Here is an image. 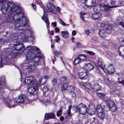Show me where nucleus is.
I'll list each match as a JSON object with an SVG mask.
<instances>
[{"mask_svg": "<svg viewBox=\"0 0 124 124\" xmlns=\"http://www.w3.org/2000/svg\"><path fill=\"white\" fill-rule=\"evenodd\" d=\"M3 14L7 13L8 16L6 18L5 22L6 23H10L12 24V21H18L16 23L14 26L17 30H23L25 28L26 24V19L24 13H21L19 8L14 3H5L2 5L1 8Z\"/></svg>", "mask_w": 124, "mask_h": 124, "instance_id": "f257e3e1", "label": "nucleus"}, {"mask_svg": "<svg viewBox=\"0 0 124 124\" xmlns=\"http://www.w3.org/2000/svg\"><path fill=\"white\" fill-rule=\"evenodd\" d=\"M6 84V80L5 77L3 76L0 78V98L1 99L7 102L8 105L11 107L15 105L10 104L12 101L11 99H8L9 96L7 93L3 91Z\"/></svg>", "mask_w": 124, "mask_h": 124, "instance_id": "f03ea898", "label": "nucleus"}, {"mask_svg": "<svg viewBox=\"0 0 124 124\" xmlns=\"http://www.w3.org/2000/svg\"><path fill=\"white\" fill-rule=\"evenodd\" d=\"M100 5H97L94 6L93 8V9L95 12H98L100 10H104L107 12L108 11L111 10V9L112 8H115L116 7L121 6L117 5L116 6H111L107 5H104V4L101 3L100 2Z\"/></svg>", "mask_w": 124, "mask_h": 124, "instance_id": "7ed1b4c3", "label": "nucleus"}, {"mask_svg": "<svg viewBox=\"0 0 124 124\" xmlns=\"http://www.w3.org/2000/svg\"><path fill=\"white\" fill-rule=\"evenodd\" d=\"M72 108L74 111L82 115H85L87 112V106L82 103L78 106H73Z\"/></svg>", "mask_w": 124, "mask_h": 124, "instance_id": "20e7f679", "label": "nucleus"}, {"mask_svg": "<svg viewBox=\"0 0 124 124\" xmlns=\"http://www.w3.org/2000/svg\"><path fill=\"white\" fill-rule=\"evenodd\" d=\"M31 29H29L23 30L20 33V36L26 41H32L34 39L33 37L31 36Z\"/></svg>", "mask_w": 124, "mask_h": 124, "instance_id": "39448f33", "label": "nucleus"}, {"mask_svg": "<svg viewBox=\"0 0 124 124\" xmlns=\"http://www.w3.org/2000/svg\"><path fill=\"white\" fill-rule=\"evenodd\" d=\"M17 40H16V44H14L13 46V49L16 50L17 53H23V51L25 49V47L23 44L19 42H17Z\"/></svg>", "mask_w": 124, "mask_h": 124, "instance_id": "423d86ee", "label": "nucleus"}, {"mask_svg": "<svg viewBox=\"0 0 124 124\" xmlns=\"http://www.w3.org/2000/svg\"><path fill=\"white\" fill-rule=\"evenodd\" d=\"M23 62L21 64H20L21 66V68L24 69H27L30 68L31 69H34L35 68L37 67L36 64L39 65V62H34V63L32 65H30L29 64L30 62Z\"/></svg>", "mask_w": 124, "mask_h": 124, "instance_id": "0eeeda50", "label": "nucleus"}, {"mask_svg": "<svg viewBox=\"0 0 124 124\" xmlns=\"http://www.w3.org/2000/svg\"><path fill=\"white\" fill-rule=\"evenodd\" d=\"M34 78V77L32 76L27 77L25 78L23 83V84L24 85L29 84H36V80Z\"/></svg>", "mask_w": 124, "mask_h": 124, "instance_id": "6e6552de", "label": "nucleus"}, {"mask_svg": "<svg viewBox=\"0 0 124 124\" xmlns=\"http://www.w3.org/2000/svg\"><path fill=\"white\" fill-rule=\"evenodd\" d=\"M46 7L47 8V10L44 9L43 10L44 11L46 15L45 12H52V13H55L54 12V10L55 9V7L53 4L51 3L48 2L46 4Z\"/></svg>", "mask_w": 124, "mask_h": 124, "instance_id": "1a4fd4ad", "label": "nucleus"}, {"mask_svg": "<svg viewBox=\"0 0 124 124\" xmlns=\"http://www.w3.org/2000/svg\"><path fill=\"white\" fill-rule=\"evenodd\" d=\"M96 63L98 66V67H97L96 72L101 75L102 76L103 75V73L101 71V70L99 67H100L104 70V69L105 68L106 65L103 64V62H96Z\"/></svg>", "mask_w": 124, "mask_h": 124, "instance_id": "9d476101", "label": "nucleus"}, {"mask_svg": "<svg viewBox=\"0 0 124 124\" xmlns=\"http://www.w3.org/2000/svg\"><path fill=\"white\" fill-rule=\"evenodd\" d=\"M44 56L42 55H40L37 57L35 56L32 57L31 59L32 62H39L44 61Z\"/></svg>", "mask_w": 124, "mask_h": 124, "instance_id": "9b49d317", "label": "nucleus"}, {"mask_svg": "<svg viewBox=\"0 0 124 124\" xmlns=\"http://www.w3.org/2000/svg\"><path fill=\"white\" fill-rule=\"evenodd\" d=\"M78 76L79 78L81 79H87L88 77L87 72L86 71L79 72Z\"/></svg>", "mask_w": 124, "mask_h": 124, "instance_id": "f8f14e48", "label": "nucleus"}, {"mask_svg": "<svg viewBox=\"0 0 124 124\" xmlns=\"http://www.w3.org/2000/svg\"><path fill=\"white\" fill-rule=\"evenodd\" d=\"M38 88L37 84L36 85V86L33 85L28 88V92L31 95H33L36 90Z\"/></svg>", "mask_w": 124, "mask_h": 124, "instance_id": "ddd939ff", "label": "nucleus"}, {"mask_svg": "<svg viewBox=\"0 0 124 124\" xmlns=\"http://www.w3.org/2000/svg\"><path fill=\"white\" fill-rule=\"evenodd\" d=\"M106 70L107 71L108 73L109 74H114L115 71V69L113 65L112 64H110L106 69Z\"/></svg>", "mask_w": 124, "mask_h": 124, "instance_id": "4468645a", "label": "nucleus"}, {"mask_svg": "<svg viewBox=\"0 0 124 124\" xmlns=\"http://www.w3.org/2000/svg\"><path fill=\"white\" fill-rule=\"evenodd\" d=\"M55 118L54 114L53 113H46L45 115L44 119L47 120L49 119H54Z\"/></svg>", "mask_w": 124, "mask_h": 124, "instance_id": "2eb2a0df", "label": "nucleus"}, {"mask_svg": "<svg viewBox=\"0 0 124 124\" xmlns=\"http://www.w3.org/2000/svg\"><path fill=\"white\" fill-rule=\"evenodd\" d=\"M84 68L86 70L89 71L92 70L94 67L92 64L89 63L85 64Z\"/></svg>", "mask_w": 124, "mask_h": 124, "instance_id": "dca6fc26", "label": "nucleus"}, {"mask_svg": "<svg viewBox=\"0 0 124 124\" xmlns=\"http://www.w3.org/2000/svg\"><path fill=\"white\" fill-rule=\"evenodd\" d=\"M97 114L98 117L100 120H103L105 119V116L104 111H102L99 112H97Z\"/></svg>", "mask_w": 124, "mask_h": 124, "instance_id": "f3484780", "label": "nucleus"}, {"mask_svg": "<svg viewBox=\"0 0 124 124\" xmlns=\"http://www.w3.org/2000/svg\"><path fill=\"white\" fill-rule=\"evenodd\" d=\"M24 98L22 94H20L18 97H16L15 98V100L16 102L19 103H22L24 102Z\"/></svg>", "mask_w": 124, "mask_h": 124, "instance_id": "a211bd4d", "label": "nucleus"}, {"mask_svg": "<svg viewBox=\"0 0 124 124\" xmlns=\"http://www.w3.org/2000/svg\"><path fill=\"white\" fill-rule=\"evenodd\" d=\"M68 90L70 94L72 95V96L74 97L75 96V93L74 92L75 88L72 85H70L68 87Z\"/></svg>", "mask_w": 124, "mask_h": 124, "instance_id": "6ab92c4d", "label": "nucleus"}, {"mask_svg": "<svg viewBox=\"0 0 124 124\" xmlns=\"http://www.w3.org/2000/svg\"><path fill=\"white\" fill-rule=\"evenodd\" d=\"M107 33L105 30L101 29L99 31V35L102 38H105L107 36Z\"/></svg>", "mask_w": 124, "mask_h": 124, "instance_id": "aec40b11", "label": "nucleus"}, {"mask_svg": "<svg viewBox=\"0 0 124 124\" xmlns=\"http://www.w3.org/2000/svg\"><path fill=\"white\" fill-rule=\"evenodd\" d=\"M49 76L46 75L42 77L39 82L40 84L41 85L44 84L46 82L47 79L49 78Z\"/></svg>", "mask_w": 124, "mask_h": 124, "instance_id": "412c9836", "label": "nucleus"}, {"mask_svg": "<svg viewBox=\"0 0 124 124\" xmlns=\"http://www.w3.org/2000/svg\"><path fill=\"white\" fill-rule=\"evenodd\" d=\"M101 16V14L99 13H95L92 14L91 15L92 19H96L98 18Z\"/></svg>", "mask_w": 124, "mask_h": 124, "instance_id": "4be33fe9", "label": "nucleus"}, {"mask_svg": "<svg viewBox=\"0 0 124 124\" xmlns=\"http://www.w3.org/2000/svg\"><path fill=\"white\" fill-rule=\"evenodd\" d=\"M101 86L98 84H94L93 87H92V89L95 91H97L100 90L101 89Z\"/></svg>", "mask_w": 124, "mask_h": 124, "instance_id": "5701e85b", "label": "nucleus"}, {"mask_svg": "<svg viewBox=\"0 0 124 124\" xmlns=\"http://www.w3.org/2000/svg\"><path fill=\"white\" fill-rule=\"evenodd\" d=\"M42 19L45 22L47 28H48V27H49V23L48 20V19L45 16L44 14L43 15V16L42 17Z\"/></svg>", "mask_w": 124, "mask_h": 124, "instance_id": "b1692460", "label": "nucleus"}, {"mask_svg": "<svg viewBox=\"0 0 124 124\" xmlns=\"http://www.w3.org/2000/svg\"><path fill=\"white\" fill-rule=\"evenodd\" d=\"M83 85L84 87L88 89H90L92 88L91 84L89 82L85 83L83 84Z\"/></svg>", "mask_w": 124, "mask_h": 124, "instance_id": "393cba45", "label": "nucleus"}, {"mask_svg": "<svg viewBox=\"0 0 124 124\" xmlns=\"http://www.w3.org/2000/svg\"><path fill=\"white\" fill-rule=\"evenodd\" d=\"M69 82H66L63 83V84L62 85L61 90L62 91H63L66 90L68 87V85H69Z\"/></svg>", "mask_w": 124, "mask_h": 124, "instance_id": "a878e982", "label": "nucleus"}, {"mask_svg": "<svg viewBox=\"0 0 124 124\" xmlns=\"http://www.w3.org/2000/svg\"><path fill=\"white\" fill-rule=\"evenodd\" d=\"M115 104L113 101L111 100H109L107 103V105L109 109L114 106V104Z\"/></svg>", "mask_w": 124, "mask_h": 124, "instance_id": "bb28decb", "label": "nucleus"}, {"mask_svg": "<svg viewBox=\"0 0 124 124\" xmlns=\"http://www.w3.org/2000/svg\"><path fill=\"white\" fill-rule=\"evenodd\" d=\"M79 56L81 59V62L87 61V59L86 55L83 54H80Z\"/></svg>", "mask_w": 124, "mask_h": 124, "instance_id": "cd10ccee", "label": "nucleus"}, {"mask_svg": "<svg viewBox=\"0 0 124 124\" xmlns=\"http://www.w3.org/2000/svg\"><path fill=\"white\" fill-rule=\"evenodd\" d=\"M101 29L103 30H105L106 31L109 28V26L107 24L102 23L101 24Z\"/></svg>", "mask_w": 124, "mask_h": 124, "instance_id": "c85d7f7f", "label": "nucleus"}, {"mask_svg": "<svg viewBox=\"0 0 124 124\" xmlns=\"http://www.w3.org/2000/svg\"><path fill=\"white\" fill-rule=\"evenodd\" d=\"M96 110L97 113V112H99L100 111H103L102 104L101 105H97L96 108Z\"/></svg>", "mask_w": 124, "mask_h": 124, "instance_id": "c756f323", "label": "nucleus"}, {"mask_svg": "<svg viewBox=\"0 0 124 124\" xmlns=\"http://www.w3.org/2000/svg\"><path fill=\"white\" fill-rule=\"evenodd\" d=\"M62 37L64 38H68V35L67 31H62L61 32Z\"/></svg>", "mask_w": 124, "mask_h": 124, "instance_id": "7c9ffc66", "label": "nucleus"}, {"mask_svg": "<svg viewBox=\"0 0 124 124\" xmlns=\"http://www.w3.org/2000/svg\"><path fill=\"white\" fill-rule=\"evenodd\" d=\"M96 94L99 98L100 99H103L105 98V95L104 93L97 92Z\"/></svg>", "mask_w": 124, "mask_h": 124, "instance_id": "2f4dec72", "label": "nucleus"}, {"mask_svg": "<svg viewBox=\"0 0 124 124\" xmlns=\"http://www.w3.org/2000/svg\"><path fill=\"white\" fill-rule=\"evenodd\" d=\"M71 107L72 106L71 105H70L68 106V108L67 110V112L68 116L70 117H71L72 116L71 113Z\"/></svg>", "mask_w": 124, "mask_h": 124, "instance_id": "473e14b6", "label": "nucleus"}, {"mask_svg": "<svg viewBox=\"0 0 124 124\" xmlns=\"http://www.w3.org/2000/svg\"><path fill=\"white\" fill-rule=\"evenodd\" d=\"M67 80V78L65 76L62 77L60 79V82L62 84L66 83Z\"/></svg>", "mask_w": 124, "mask_h": 124, "instance_id": "72a5a7b5", "label": "nucleus"}, {"mask_svg": "<svg viewBox=\"0 0 124 124\" xmlns=\"http://www.w3.org/2000/svg\"><path fill=\"white\" fill-rule=\"evenodd\" d=\"M117 107L116 104H114V106L111 107L109 108V109L111 110V111L114 112L117 110Z\"/></svg>", "mask_w": 124, "mask_h": 124, "instance_id": "f704fd0d", "label": "nucleus"}, {"mask_svg": "<svg viewBox=\"0 0 124 124\" xmlns=\"http://www.w3.org/2000/svg\"><path fill=\"white\" fill-rule=\"evenodd\" d=\"M34 47L31 46H29L26 47V50H27L29 52H31L34 49Z\"/></svg>", "mask_w": 124, "mask_h": 124, "instance_id": "c9c22d12", "label": "nucleus"}, {"mask_svg": "<svg viewBox=\"0 0 124 124\" xmlns=\"http://www.w3.org/2000/svg\"><path fill=\"white\" fill-rule=\"evenodd\" d=\"M48 88L47 85H45L42 88V90L44 93H46L48 90Z\"/></svg>", "mask_w": 124, "mask_h": 124, "instance_id": "e433bc0d", "label": "nucleus"}, {"mask_svg": "<svg viewBox=\"0 0 124 124\" xmlns=\"http://www.w3.org/2000/svg\"><path fill=\"white\" fill-rule=\"evenodd\" d=\"M57 20L59 23L63 26H64L66 25V24L61 19L58 18L57 19Z\"/></svg>", "mask_w": 124, "mask_h": 124, "instance_id": "4c0bfd02", "label": "nucleus"}, {"mask_svg": "<svg viewBox=\"0 0 124 124\" xmlns=\"http://www.w3.org/2000/svg\"><path fill=\"white\" fill-rule=\"evenodd\" d=\"M54 54L55 56H58L60 54V52L59 51L54 50L53 51Z\"/></svg>", "mask_w": 124, "mask_h": 124, "instance_id": "58836bf2", "label": "nucleus"}, {"mask_svg": "<svg viewBox=\"0 0 124 124\" xmlns=\"http://www.w3.org/2000/svg\"><path fill=\"white\" fill-rule=\"evenodd\" d=\"M62 110L61 109H60L59 110H57V112L56 115L58 116H60L62 115Z\"/></svg>", "mask_w": 124, "mask_h": 124, "instance_id": "ea45409f", "label": "nucleus"}, {"mask_svg": "<svg viewBox=\"0 0 124 124\" xmlns=\"http://www.w3.org/2000/svg\"><path fill=\"white\" fill-rule=\"evenodd\" d=\"M120 49H123V52H122V53L123 55L121 54V53L120 52H119L120 54L122 56L124 57V46H122L119 47V51Z\"/></svg>", "mask_w": 124, "mask_h": 124, "instance_id": "a19ab883", "label": "nucleus"}, {"mask_svg": "<svg viewBox=\"0 0 124 124\" xmlns=\"http://www.w3.org/2000/svg\"><path fill=\"white\" fill-rule=\"evenodd\" d=\"M80 17L82 19V20L84 21H85L84 19V15L85 14L82 12H80Z\"/></svg>", "mask_w": 124, "mask_h": 124, "instance_id": "79ce46f5", "label": "nucleus"}, {"mask_svg": "<svg viewBox=\"0 0 124 124\" xmlns=\"http://www.w3.org/2000/svg\"><path fill=\"white\" fill-rule=\"evenodd\" d=\"M107 107H108L107 106H106L104 105H102V108L103 111H108V110L107 109Z\"/></svg>", "mask_w": 124, "mask_h": 124, "instance_id": "37998d69", "label": "nucleus"}, {"mask_svg": "<svg viewBox=\"0 0 124 124\" xmlns=\"http://www.w3.org/2000/svg\"><path fill=\"white\" fill-rule=\"evenodd\" d=\"M96 3L95 0H91V5L89 6L91 7L94 6Z\"/></svg>", "mask_w": 124, "mask_h": 124, "instance_id": "c03bdc74", "label": "nucleus"}, {"mask_svg": "<svg viewBox=\"0 0 124 124\" xmlns=\"http://www.w3.org/2000/svg\"><path fill=\"white\" fill-rule=\"evenodd\" d=\"M57 80L56 79H55L52 81V85H56L57 83Z\"/></svg>", "mask_w": 124, "mask_h": 124, "instance_id": "a18cd8bd", "label": "nucleus"}, {"mask_svg": "<svg viewBox=\"0 0 124 124\" xmlns=\"http://www.w3.org/2000/svg\"><path fill=\"white\" fill-rule=\"evenodd\" d=\"M76 61L77 62H81V59H80L79 56L78 57H77L76 58H75L74 61V62H75Z\"/></svg>", "mask_w": 124, "mask_h": 124, "instance_id": "49530a36", "label": "nucleus"}, {"mask_svg": "<svg viewBox=\"0 0 124 124\" xmlns=\"http://www.w3.org/2000/svg\"><path fill=\"white\" fill-rule=\"evenodd\" d=\"M85 52L86 53H88V54L92 55H93L95 54V53L93 52L90 51H86Z\"/></svg>", "mask_w": 124, "mask_h": 124, "instance_id": "de8ad7c7", "label": "nucleus"}, {"mask_svg": "<svg viewBox=\"0 0 124 124\" xmlns=\"http://www.w3.org/2000/svg\"><path fill=\"white\" fill-rule=\"evenodd\" d=\"M55 38L57 39H56L55 40V41L57 42H58L60 40V39L59 38V36L57 35L55 36Z\"/></svg>", "mask_w": 124, "mask_h": 124, "instance_id": "09e8293b", "label": "nucleus"}, {"mask_svg": "<svg viewBox=\"0 0 124 124\" xmlns=\"http://www.w3.org/2000/svg\"><path fill=\"white\" fill-rule=\"evenodd\" d=\"M68 119L67 118H65V120L64 121V122H63V124H69V121L68 120Z\"/></svg>", "mask_w": 124, "mask_h": 124, "instance_id": "8fccbe9b", "label": "nucleus"}, {"mask_svg": "<svg viewBox=\"0 0 124 124\" xmlns=\"http://www.w3.org/2000/svg\"><path fill=\"white\" fill-rule=\"evenodd\" d=\"M85 32L86 34L88 35L90 33V31L89 29H87L86 30H85Z\"/></svg>", "mask_w": 124, "mask_h": 124, "instance_id": "3c124183", "label": "nucleus"}, {"mask_svg": "<svg viewBox=\"0 0 124 124\" xmlns=\"http://www.w3.org/2000/svg\"><path fill=\"white\" fill-rule=\"evenodd\" d=\"M118 82L120 84H121L124 86V80H122L121 81H119Z\"/></svg>", "mask_w": 124, "mask_h": 124, "instance_id": "603ef678", "label": "nucleus"}, {"mask_svg": "<svg viewBox=\"0 0 124 124\" xmlns=\"http://www.w3.org/2000/svg\"><path fill=\"white\" fill-rule=\"evenodd\" d=\"M28 57H29L28 56V54H27V55H26V59L25 61H29L30 62V61L31 60L30 59H29L28 58Z\"/></svg>", "mask_w": 124, "mask_h": 124, "instance_id": "864d4df0", "label": "nucleus"}, {"mask_svg": "<svg viewBox=\"0 0 124 124\" xmlns=\"http://www.w3.org/2000/svg\"><path fill=\"white\" fill-rule=\"evenodd\" d=\"M119 25H121L124 28V23L123 22H120L119 23Z\"/></svg>", "mask_w": 124, "mask_h": 124, "instance_id": "5fc2aeb1", "label": "nucleus"}, {"mask_svg": "<svg viewBox=\"0 0 124 124\" xmlns=\"http://www.w3.org/2000/svg\"><path fill=\"white\" fill-rule=\"evenodd\" d=\"M76 31L75 30H74L72 32V36H75L76 34Z\"/></svg>", "mask_w": 124, "mask_h": 124, "instance_id": "6e6d98bb", "label": "nucleus"}, {"mask_svg": "<svg viewBox=\"0 0 124 124\" xmlns=\"http://www.w3.org/2000/svg\"><path fill=\"white\" fill-rule=\"evenodd\" d=\"M64 119V117L62 116H61L60 117V120L61 121H63Z\"/></svg>", "mask_w": 124, "mask_h": 124, "instance_id": "4d7b16f0", "label": "nucleus"}, {"mask_svg": "<svg viewBox=\"0 0 124 124\" xmlns=\"http://www.w3.org/2000/svg\"><path fill=\"white\" fill-rule=\"evenodd\" d=\"M52 24L53 25V26L54 27H56L57 25L56 23L55 22H53L52 23Z\"/></svg>", "mask_w": 124, "mask_h": 124, "instance_id": "13d9d810", "label": "nucleus"}, {"mask_svg": "<svg viewBox=\"0 0 124 124\" xmlns=\"http://www.w3.org/2000/svg\"><path fill=\"white\" fill-rule=\"evenodd\" d=\"M101 1H100V2L101 3H103L104 4H105L106 3V0H101Z\"/></svg>", "mask_w": 124, "mask_h": 124, "instance_id": "bf43d9fd", "label": "nucleus"}, {"mask_svg": "<svg viewBox=\"0 0 124 124\" xmlns=\"http://www.w3.org/2000/svg\"><path fill=\"white\" fill-rule=\"evenodd\" d=\"M80 63V62H77V63H76L75 62H73V66H76L78 65Z\"/></svg>", "mask_w": 124, "mask_h": 124, "instance_id": "052dcab7", "label": "nucleus"}, {"mask_svg": "<svg viewBox=\"0 0 124 124\" xmlns=\"http://www.w3.org/2000/svg\"><path fill=\"white\" fill-rule=\"evenodd\" d=\"M55 30L56 32H59L60 29L59 28L56 27L55 29Z\"/></svg>", "mask_w": 124, "mask_h": 124, "instance_id": "680f3d73", "label": "nucleus"}, {"mask_svg": "<svg viewBox=\"0 0 124 124\" xmlns=\"http://www.w3.org/2000/svg\"><path fill=\"white\" fill-rule=\"evenodd\" d=\"M81 45V44L79 42H77L76 43V45L77 46H80Z\"/></svg>", "mask_w": 124, "mask_h": 124, "instance_id": "e2e57ef3", "label": "nucleus"}, {"mask_svg": "<svg viewBox=\"0 0 124 124\" xmlns=\"http://www.w3.org/2000/svg\"><path fill=\"white\" fill-rule=\"evenodd\" d=\"M56 10L58 11L59 13L61 11V9L59 7H57L56 8Z\"/></svg>", "mask_w": 124, "mask_h": 124, "instance_id": "0e129e2a", "label": "nucleus"}, {"mask_svg": "<svg viewBox=\"0 0 124 124\" xmlns=\"http://www.w3.org/2000/svg\"><path fill=\"white\" fill-rule=\"evenodd\" d=\"M116 3V2L114 1H112L110 2V4L111 5H114Z\"/></svg>", "mask_w": 124, "mask_h": 124, "instance_id": "69168bd1", "label": "nucleus"}, {"mask_svg": "<svg viewBox=\"0 0 124 124\" xmlns=\"http://www.w3.org/2000/svg\"><path fill=\"white\" fill-rule=\"evenodd\" d=\"M119 5H122L124 6V1L120 2L119 4H118Z\"/></svg>", "mask_w": 124, "mask_h": 124, "instance_id": "338daca9", "label": "nucleus"}, {"mask_svg": "<svg viewBox=\"0 0 124 124\" xmlns=\"http://www.w3.org/2000/svg\"><path fill=\"white\" fill-rule=\"evenodd\" d=\"M38 3L41 4L42 2L41 0H35Z\"/></svg>", "mask_w": 124, "mask_h": 124, "instance_id": "774afa93", "label": "nucleus"}]
</instances>
